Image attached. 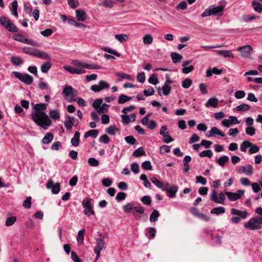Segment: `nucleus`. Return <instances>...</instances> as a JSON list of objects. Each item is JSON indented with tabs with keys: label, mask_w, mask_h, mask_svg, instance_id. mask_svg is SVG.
Masks as SVG:
<instances>
[{
	"label": "nucleus",
	"mask_w": 262,
	"mask_h": 262,
	"mask_svg": "<svg viewBox=\"0 0 262 262\" xmlns=\"http://www.w3.org/2000/svg\"><path fill=\"white\" fill-rule=\"evenodd\" d=\"M250 148L249 149V152L250 154H253L257 152L259 150V147L256 144H254L251 142L250 144Z\"/></svg>",
	"instance_id": "a18cd8bd"
},
{
	"label": "nucleus",
	"mask_w": 262,
	"mask_h": 262,
	"mask_svg": "<svg viewBox=\"0 0 262 262\" xmlns=\"http://www.w3.org/2000/svg\"><path fill=\"white\" fill-rule=\"evenodd\" d=\"M208 133L210 134L208 137L215 136V135L220 136L222 137L225 136V134L221 132L216 127H212Z\"/></svg>",
	"instance_id": "aec40b11"
},
{
	"label": "nucleus",
	"mask_w": 262,
	"mask_h": 262,
	"mask_svg": "<svg viewBox=\"0 0 262 262\" xmlns=\"http://www.w3.org/2000/svg\"><path fill=\"white\" fill-rule=\"evenodd\" d=\"M134 207H133V204L132 203H128L123 206V209L125 213H128L132 210H133Z\"/></svg>",
	"instance_id": "5fc2aeb1"
},
{
	"label": "nucleus",
	"mask_w": 262,
	"mask_h": 262,
	"mask_svg": "<svg viewBox=\"0 0 262 262\" xmlns=\"http://www.w3.org/2000/svg\"><path fill=\"white\" fill-rule=\"evenodd\" d=\"M156 229L153 227L147 228L145 230V235L148 238H154L156 236Z\"/></svg>",
	"instance_id": "dca6fc26"
},
{
	"label": "nucleus",
	"mask_w": 262,
	"mask_h": 262,
	"mask_svg": "<svg viewBox=\"0 0 262 262\" xmlns=\"http://www.w3.org/2000/svg\"><path fill=\"white\" fill-rule=\"evenodd\" d=\"M141 166L143 169L146 170H149L152 169V166L149 161H145L143 162Z\"/></svg>",
	"instance_id": "6e6d98bb"
},
{
	"label": "nucleus",
	"mask_w": 262,
	"mask_h": 262,
	"mask_svg": "<svg viewBox=\"0 0 262 262\" xmlns=\"http://www.w3.org/2000/svg\"><path fill=\"white\" fill-rule=\"evenodd\" d=\"M62 93L68 98V101L70 102L76 101V97L77 96V92L71 86L66 85L62 91Z\"/></svg>",
	"instance_id": "0eeeda50"
},
{
	"label": "nucleus",
	"mask_w": 262,
	"mask_h": 262,
	"mask_svg": "<svg viewBox=\"0 0 262 262\" xmlns=\"http://www.w3.org/2000/svg\"><path fill=\"white\" fill-rule=\"evenodd\" d=\"M245 95L246 93L243 90L237 91L234 94L235 97L238 99L243 98Z\"/></svg>",
	"instance_id": "0e129e2a"
},
{
	"label": "nucleus",
	"mask_w": 262,
	"mask_h": 262,
	"mask_svg": "<svg viewBox=\"0 0 262 262\" xmlns=\"http://www.w3.org/2000/svg\"><path fill=\"white\" fill-rule=\"evenodd\" d=\"M99 141L101 143L104 144H107L109 143L110 140V138L105 134L101 136L99 139Z\"/></svg>",
	"instance_id": "774afa93"
},
{
	"label": "nucleus",
	"mask_w": 262,
	"mask_h": 262,
	"mask_svg": "<svg viewBox=\"0 0 262 262\" xmlns=\"http://www.w3.org/2000/svg\"><path fill=\"white\" fill-rule=\"evenodd\" d=\"M115 38L122 43L128 39V36L125 34H116Z\"/></svg>",
	"instance_id": "79ce46f5"
},
{
	"label": "nucleus",
	"mask_w": 262,
	"mask_h": 262,
	"mask_svg": "<svg viewBox=\"0 0 262 262\" xmlns=\"http://www.w3.org/2000/svg\"><path fill=\"white\" fill-rule=\"evenodd\" d=\"M251 142L249 141H244L241 144V150L245 152L248 147L250 146Z\"/></svg>",
	"instance_id": "4d7b16f0"
},
{
	"label": "nucleus",
	"mask_w": 262,
	"mask_h": 262,
	"mask_svg": "<svg viewBox=\"0 0 262 262\" xmlns=\"http://www.w3.org/2000/svg\"><path fill=\"white\" fill-rule=\"evenodd\" d=\"M34 56L43 59H50L51 58V57L46 52L38 49L36 50Z\"/></svg>",
	"instance_id": "a211bd4d"
},
{
	"label": "nucleus",
	"mask_w": 262,
	"mask_h": 262,
	"mask_svg": "<svg viewBox=\"0 0 262 262\" xmlns=\"http://www.w3.org/2000/svg\"><path fill=\"white\" fill-rule=\"evenodd\" d=\"M49 114L50 117L53 119H58L60 117L59 112L55 110L51 111Z\"/></svg>",
	"instance_id": "69168bd1"
},
{
	"label": "nucleus",
	"mask_w": 262,
	"mask_h": 262,
	"mask_svg": "<svg viewBox=\"0 0 262 262\" xmlns=\"http://www.w3.org/2000/svg\"><path fill=\"white\" fill-rule=\"evenodd\" d=\"M250 107L249 105L242 103L235 107V110L237 111H247L250 109Z\"/></svg>",
	"instance_id": "49530a36"
},
{
	"label": "nucleus",
	"mask_w": 262,
	"mask_h": 262,
	"mask_svg": "<svg viewBox=\"0 0 262 262\" xmlns=\"http://www.w3.org/2000/svg\"><path fill=\"white\" fill-rule=\"evenodd\" d=\"M103 100L102 99H97L95 100L92 106L95 109L97 113H98V111H99V108L100 107L101 105L102 104Z\"/></svg>",
	"instance_id": "c03bdc74"
},
{
	"label": "nucleus",
	"mask_w": 262,
	"mask_h": 262,
	"mask_svg": "<svg viewBox=\"0 0 262 262\" xmlns=\"http://www.w3.org/2000/svg\"><path fill=\"white\" fill-rule=\"evenodd\" d=\"M256 18H259V17L254 15H245L243 16V20L244 22L247 23L252 21Z\"/></svg>",
	"instance_id": "de8ad7c7"
},
{
	"label": "nucleus",
	"mask_w": 262,
	"mask_h": 262,
	"mask_svg": "<svg viewBox=\"0 0 262 262\" xmlns=\"http://www.w3.org/2000/svg\"><path fill=\"white\" fill-rule=\"evenodd\" d=\"M143 41L145 45L151 44L153 41V37L150 34H146L143 37Z\"/></svg>",
	"instance_id": "37998d69"
},
{
	"label": "nucleus",
	"mask_w": 262,
	"mask_h": 262,
	"mask_svg": "<svg viewBox=\"0 0 262 262\" xmlns=\"http://www.w3.org/2000/svg\"><path fill=\"white\" fill-rule=\"evenodd\" d=\"M170 151V146L163 145L160 147V152L161 154H164L165 153H168Z\"/></svg>",
	"instance_id": "864d4df0"
},
{
	"label": "nucleus",
	"mask_w": 262,
	"mask_h": 262,
	"mask_svg": "<svg viewBox=\"0 0 262 262\" xmlns=\"http://www.w3.org/2000/svg\"><path fill=\"white\" fill-rule=\"evenodd\" d=\"M199 155L201 157H207L209 158H211L213 156V152L211 150L209 149L202 151L200 153Z\"/></svg>",
	"instance_id": "09e8293b"
},
{
	"label": "nucleus",
	"mask_w": 262,
	"mask_h": 262,
	"mask_svg": "<svg viewBox=\"0 0 262 262\" xmlns=\"http://www.w3.org/2000/svg\"><path fill=\"white\" fill-rule=\"evenodd\" d=\"M102 50L110 54H111L112 55H115L117 57L120 56V54L117 51L113 50L109 47H105L102 48Z\"/></svg>",
	"instance_id": "a19ab883"
},
{
	"label": "nucleus",
	"mask_w": 262,
	"mask_h": 262,
	"mask_svg": "<svg viewBox=\"0 0 262 262\" xmlns=\"http://www.w3.org/2000/svg\"><path fill=\"white\" fill-rule=\"evenodd\" d=\"M12 39L14 40L27 45H30L37 47H40V44L39 43L37 42L33 39H29L25 37L23 35H22L20 33H17L16 34L13 35Z\"/></svg>",
	"instance_id": "423d86ee"
},
{
	"label": "nucleus",
	"mask_w": 262,
	"mask_h": 262,
	"mask_svg": "<svg viewBox=\"0 0 262 262\" xmlns=\"http://www.w3.org/2000/svg\"><path fill=\"white\" fill-rule=\"evenodd\" d=\"M245 191L242 189L238 190L236 193L226 191L225 194L227 196L228 199L230 201H235L241 198L242 195L244 194Z\"/></svg>",
	"instance_id": "9b49d317"
},
{
	"label": "nucleus",
	"mask_w": 262,
	"mask_h": 262,
	"mask_svg": "<svg viewBox=\"0 0 262 262\" xmlns=\"http://www.w3.org/2000/svg\"><path fill=\"white\" fill-rule=\"evenodd\" d=\"M218 102L217 98L212 97L207 101L205 105L207 107L211 106L215 107L218 104Z\"/></svg>",
	"instance_id": "cd10ccee"
},
{
	"label": "nucleus",
	"mask_w": 262,
	"mask_h": 262,
	"mask_svg": "<svg viewBox=\"0 0 262 262\" xmlns=\"http://www.w3.org/2000/svg\"><path fill=\"white\" fill-rule=\"evenodd\" d=\"M80 134L78 131L75 132L73 137L71 140L72 145L74 147H77L80 143Z\"/></svg>",
	"instance_id": "2eb2a0df"
},
{
	"label": "nucleus",
	"mask_w": 262,
	"mask_h": 262,
	"mask_svg": "<svg viewBox=\"0 0 262 262\" xmlns=\"http://www.w3.org/2000/svg\"><path fill=\"white\" fill-rule=\"evenodd\" d=\"M118 130V128L116 127L115 125H111L105 129L106 133L110 135H115Z\"/></svg>",
	"instance_id": "58836bf2"
},
{
	"label": "nucleus",
	"mask_w": 262,
	"mask_h": 262,
	"mask_svg": "<svg viewBox=\"0 0 262 262\" xmlns=\"http://www.w3.org/2000/svg\"><path fill=\"white\" fill-rule=\"evenodd\" d=\"M192 81L190 79L186 78L182 82V86L185 89L189 88L192 84Z\"/></svg>",
	"instance_id": "603ef678"
},
{
	"label": "nucleus",
	"mask_w": 262,
	"mask_h": 262,
	"mask_svg": "<svg viewBox=\"0 0 262 262\" xmlns=\"http://www.w3.org/2000/svg\"><path fill=\"white\" fill-rule=\"evenodd\" d=\"M237 50L241 51L243 54V56H247V54L249 53L252 51V47L249 45L244 46L238 48Z\"/></svg>",
	"instance_id": "4be33fe9"
},
{
	"label": "nucleus",
	"mask_w": 262,
	"mask_h": 262,
	"mask_svg": "<svg viewBox=\"0 0 262 262\" xmlns=\"http://www.w3.org/2000/svg\"><path fill=\"white\" fill-rule=\"evenodd\" d=\"M150 181H151L152 183H153L157 187L160 188L161 189H162V190H163V189L164 188V185H163V183L162 181L159 180L158 179H157L155 177H152L151 179H150Z\"/></svg>",
	"instance_id": "4c0bfd02"
},
{
	"label": "nucleus",
	"mask_w": 262,
	"mask_h": 262,
	"mask_svg": "<svg viewBox=\"0 0 262 262\" xmlns=\"http://www.w3.org/2000/svg\"><path fill=\"white\" fill-rule=\"evenodd\" d=\"M31 196H28L23 202V207L27 209L30 208L31 206Z\"/></svg>",
	"instance_id": "3c124183"
},
{
	"label": "nucleus",
	"mask_w": 262,
	"mask_h": 262,
	"mask_svg": "<svg viewBox=\"0 0 262 262\" xmlns=\"http://www.w3.org/2000/svg\"><path fill=\"white\" fill-rule=\"evenodd\" d=\"M226 195L223 192L219 193L218 196H217V191L213 189L212 190L211 193L210 195V200L214 203L224 205L225 204V200L226 199Z\"/></svg>",
	"instance_id": "6e6552de"
},
{
	"label": "nucleus",
	"mask_w": 262,
	"mask_h": 262,
	"mask_svg": "<svg viewBox=\"0 0 262 262\" xmlns=\"http://www.w3.org/2000/svg\"><path fill=\"white\" fill-rule=\"evenodd\" d=\"M51 63L50 61L44 62L40 67L41 71L43 73H47L49 69L51 68Z\"/></svg>",
	"instance_id": "72a5a7b5"
},
{
	"label": "nucleus",
	"mask_w": 262,
	"mask_h": 262,
	"mask_svg": "<svg viewBox=\"0 0 262 262\" xmlns=\"http://www.w3.org/2000/svg\"><path fill=\"white\" fill-rule=\"evenodd\" d=\"M76 15L77 19L79 21H83L86 18L85 12L80 9H78L76 11Z\"/></svg>",
	"instance_id": "6ab92c4d"
},
{
	"label": "nucleus",
	"mask_w": 262,
	"mask_h": 262,
	"mask_svg": "<svg viewBox=\"0 0 262 262\" xmlns=\"http://www.w3.org/2000/svg\"><path fill=\"white\" fill-rule=\"evenodd\" d=\"M260 224H262V217L256 216L251 218L248 222L246 223L244 227L250 230L259 229L261 228Z\"/></svg>",
	"instance_id": "39448f33"
},
{
	"label": "nucleus",
	"mask_w": 262,
	"mask_h": 262,
	"mask_svg": "<svg viewBox=\"0 0 262 262\" xmlns=\"http://www.w3.org/2000/svg\"><path fill=\"white\" fill-rule=\"evenodd\" d=\"M170 56L172 62L174 63L179 62L183 58V56L181 55L176 52H172L170 54Z\"/></svg>",
	"instance_id": "393cba45"
},
{
	"label": "nucleus",
	"mask_w": 262,
	"mask_h": 262,
	"mask_svg": "<svg viewBox=\"0 0 262 262\" xmlns=\"http://www.w3.org/2000/svg\"><path fill=\"white\" fill-rule=\"evenodd\" d=\"M109 105L105 103H102L100 107L99 108V111H98V113L99 114L107 112L108 110Z\"/></svg>",
	"instance_id": "680f3d73"
},
{
	"label": "nucleus",
	"mask_w": 262,
	"mask_h": 262,
	"mask_svg": "<svg viewBox=\"0 0 262 262\" xmlns=\"http://www.w3.org/2000/svg\"><path fill=\"white\" fill-rule=\"evenodd\" d=\"M68 5L73 9L77 8L79 6V2L77 0H67Z\"/></svg>",
	"instance_id": "338daca9"
},
{
	"label": "nucleus",
	"mask_w": 262,
	"mask_h": 262,
	"mask_svg": "<svg viewBox=\"0 0 262 262\" xmlns=\"http://www.w3.org/2000/svg\"><path fill=\"white\" fill-rule=\"evenodd\" d=\"M24 10L26 13L31 15L32 12V7L29 3H25L24 5Z\"/></svg>",
	"instance_id": "bf43d9fd"
},
{
	"label": "nucleus",
	"mask_w": 262,
	"mask_h": 262,
	"mask_svg": "<svg viewBox=\"0 0 262 262\" xmlns=\"http://www.w3.org/2000/svg\"><path fill=\"white\" fill-rule=\"evenodd\" d=\"M166 186L168 187H164L162 191H166L167 195L169 198H173L176 197V193L178 190V187L174 185L170 186L169 183H167Z\"/></svg>",
	"instance_id": "f8f14e48"
},
{
	"label": "nucleus",
	"mask_w": 262,
	"mask_h": 262,
	"mask_svg": "<svg viewBox=\"0 0 262 262\" xmlns=\"http://www.w3.org/2000/svg\"><path fill=\"white\" fill-rule=\"evenodd\" d=\"M47 104L45 103H37L35 105L34 108L36 110L32 114V119L37 125L47 129L51 124V121L45 112L42 111L46 108Z\"/></svg>",
	"instance_id": "f257e3e1"
},
{
	"label": "nucleus",
	"mask_w": 262,
	"mask_h": 262,
	"mask_svg": "<svg viewBox=\"0 0 262 262\" xmlns=\"http://www.w3.org/2000/svg\"><path fill=\"white\" fill-rule=\"evenodd\" d=\"M133 215L137 220H141L144 217L145 220L147 218V215L145 212L144 208L141 205L134 207Z\"/></svg>",
	"instance_id": "1a4fd4ad"
},
{
	"label": "nucleus",
	"mask_w": 262,
	"mask_h": 262,
	"mask_svg": "<svg viewBox=\"0 0 262 262\" xmlns=\"http://www.w3.org/2000/svg\"><path fill=\"white\" fill-rule=\"evenodd\" d=\"M229 157L227 156H223L215 160L216 162L221 166L224 167L226 163L229 161Z\"/></svg>",
	"instance_id": "5701e85b"
},
{
	"label": "nucleus",
	"mask_w": 262,
	"mask_h": 262,
	"mask_svg": "<svg viewBox=\"0 0 262 262\" xmlns=\"http://www.w3.org/2000/svg\"><path fill=\"white\" fill-rule=\"evenodd\" d=\"M142 202L146 205H149L151 203V198L148 195H144L141 199Z\"/></svg>",
	"instance_id": "13d9d810"
},
{
	"label": "nucleus",
	"mask_w": 262,
	"mask_h": 262,
	"mask_svg": "<svg viewBox=\"0 0 262 262\" xmlns=\"http://www.w3.org/2000/svg\"><path fill=\"white\" fill-rule=\"evenodd\" d=\"M33 81V78L28 74H24L23 82L27 85H31Z\"/></svg>",
	"instance_id": "c85d7f7f"
},
{
	"label": "nucleus",
	"mask_w": 262,
	"mask_h": 262,
	"mask_svg": "<svg viewBox=\"0 0 262 262\" xmlns=\"http://www.w3.org/2000/svg\"><path fill=\"white\" fill-rule=\"evenodd\" d=\"M34 56L43 59H50L51 58V57L46 52L38 49L36 50Z\"/></svg>",
	"instance_id": "f3484780"
},
{
	"label": "nucleus",
	"mask_w": 262,
	"mask_h": 262,
	"mask_svg": "<svg viewBox=\"0 0 262 262\" xmlns=\"http://www.w3.org/2000/svg\"><path fill=\"white\" fill-rule=\"evenodd\" d=\"M10 61L13 64L17 66L23 63V61L19 56H12Z\"/></svg>",
	"instance_id": "c756f323"
},
{
	"label": "nucleus",
	"mask_w": 262,
	"mask_h": 262,
	"mask_svg": "<svg viewBox=\"0 0 262 262\" xmlns=\"http://www.w3.org/2000/svg\"><path fill=\"white\" fill-rule=\"evenodd\" d=\"M85 229H81L78 231V236L77 237V241L78 244H82L84 241V233L85 232Z\"/></svg>",
	"instance_id": "c9c22d12"
},
{
	"label": "nucleus",
	"mask_w": 262,
	"mask_h": 262,
	"mask_svg": "<svg viewBox=\"0 0 262 262\" xmlns=\"http://www.w3.org/2000/svg\"><path fill=\"white\" fill-rule=\"evenodd\" d=\"M144 155H145V151L143 147H139L133 154V156L135 157H139Z\"/></svg>",
	"instance_id": "ea45409f"
},
{
	"label": "nucleus",
	"mask_w": 262,
	"mask_h": 262,
	"mask_svg": "<svg viewBox=\"0 0 262 262\" xmlns=\"http://www.w3.org/2000/svg\"><path fill=\"white\" fill-rule=\"evenodd\" d=\"M160 216L159 212L156 210L154 209V211L151 213L149 217V221L150 222H154L158 220V217Z\"/></svg>",
	"instance_id": "473e14b6"
},
{
	"label": "nucleus",
	"mask_w": 262,
	"mask_h": 262,
	"mask_svg": "<svg viewBox=\"0 0 262 262\" xmlns=\"http://www.w3.org/2000/svg\"><path fill=\"white\" fill-rule=\"evenodd\" d=\"M99 237L95 238L96 245L94 247V252L96 255L95 261L97 260L100 256L101 251L105 248V236L101 232H98Z\"/></svg>",
	"instance_id": "7ed1b4c3"
},
{
	"label": "nucleus",
	"mask_w": 262,
	"mask_h": 262,
	"mask_svg": "<svg viewBox=\"0 0 262 262\" xmlns=\"http://www.w3.org/2000/svg\"><path fill=\"white\" fill-rule=\"evenodd\" d=\"M116 76L119 77L121 79H126L129 81L134 80V77L130 75L125 73H116Z\"/></svg>",
	"instance_id": "f704fd0d"
},
{
	"label": "nucleus",
	"mask_w": 262,
	"mask_h": 262,
	"mask_svg": "<svg viewBox=\"0 0 262 262\" xmlns=\"http://www.w3.org/2000/svg\"><path fill=\"white\" fill-rule=\"evenodd\" d=\"M16 221V218L15 216H11L8 217L5 223V225L7 226H10L14 224Z\"/></svg>",
	"instance_id": "e2e57ef3"
},
{
	"label": "nucleus",
	"mask_w": 262,
	"mask_h": 262,
	"mask_svg": "<svg viewBox=\"0 0 262 262\" xmlns=\"http://www.w3.org/2000/svg\"><path fill=\"white\" fill-rule=\"evenodd\" d=\"M64 69L70 73L74 74H81L86 72V71L83 69L73 67L70 66H64Z\"/></svg>",
	"instance_id": "4468645a"
},
{
	"label": "nucleus",
	"mask_w": 262,
	"mask_h": 262,
	"mask_svg": "<svg viewBox=\"0 0 262 262\" xmlns=\"http://www.w3.org/2000/svg\"><path fill=\"white\" fill-rule=\"evenodd\" d=\"M225 6L223 5L215 6L212 5L207 8L201 14V16L205 17L211 15L221 16L223 15Z\"/></svg>",
	"instance_id": "f03ea898"
},
{
	"label": "nucleus",
	"mask_w": 262,
	"mask_h": 262,
	"mask_svg": "<svg viewBox=\"0 0 262 262\" xmlns=\"http://www.w3.org/2000/svg\"><path fill=\"white\" fill-rule=\"evenodd\" d=\"M82 206L84 209L83 212L85 215L90 216L95 214L93 209V200L90 198H85L82 202Z\"/></svg>",
	"instance_id": "20e7f679"
},
{
	"label": "nucleus",
	"mask_w": 262,
	"mask_h": 262,
	"mask_svg": "<svg viewBox=\"0 0 262 262\" xmlns=\"http://www.w3.org/2000/svg\"><path fill=\"white\" fill-rule=\"evenodd\" d=\"M132 99V97L124 94H121L118 98V103L119 104H123Z\"/></svg>",
	"instance_id": "7c9ffc66"
},
{
	"label": "nucleus",
	"mask_w": 262,
	"mask_h": 262,
	"mask_svg": "<svg viewBox=\"0 0 262 262\" xmlns=\"http://www.w3.org/2000/svg\"><path fill=\"white\" fill-rule=\"evenodd\" d=\"M110 85L108 83L104 80H100L98 84H94L91 86V90L95 93H98L101 91L110 88Z\"/></svg>",
	"instance_id": "9d476101"
},
{
	"label": "nucleus",
	"mask_w": 262,
	"mask_h": 262,
	"mask_svg": "<svg viewBox=\"0 0 262 262\" xmlns=\"http://www.w3.org/2000/svg\"><path fill=\"white\" fill-rule=\"evenodd\" d=\"M22 50L24 53L34 56L37 49L30 47H25Z\"/></svg>",
	"instance_id": "2f4dec72"
},
{
	"label": "nucleus",
	"mask_w": 262,
	"mask_h": 262,
	"mask_svg": "<svg viewBox=\"0 0 262 262\" xmlns=\"http://www.w3.org/2000/svg\"><path fill=\"white\" fill-rule=\"evenodd\" d=\"M46 187L48 189H51L52 192L54 194H57L60 191V186L59 183H54L52 180H49L46 184Z\"/></svg>",
	"instance_id": "ddd939ff"
},
{
	"label": "nucleus",
	"mask_w": 262,
	"mask_h": 262,
	"mask_svg": "<svg viewBox=\"0 0 262 262\" xmlns=\"http://www.w3.org/2000/svg\"><path fill=\"white\" fill-rule=\"evenodd\" d=\"M252 6L254 11L261 13L262 12V4L257 1H253L252 2Z\"/></svg>",
	"instance_id": "a878e982"
},
{
	"label": "nucleus",
	"mask_w": 262,
	"mask_h": 262,
	"mask_svg": "<svg viewBox=\"0 0 262 262\" xmlns=\"http://www.w3.org/2000/svg\"><path fill=\"white\" fill-rule=\"evenodd\" d=\"M245 132L247 135L252 136L255 135L256 129L253 126H247L245 129Z\"/></svg>",
	"instance_id": "8fccbe9b"
},
{
	"label": "nucleus",
	"mask_w": 262,
	"mask_h": 262,
	"mask_svg": "<svg viewBox=\"0 0 262 262\" xmlns=\"http://www.w3.org/2000/svg\"><path fill=\"white\" fill-rule=\"evenodd\" d=\"M6 28L10 32H17L18 29L14 24L10 20L9 23L6 25Z\"/></svg>",
	"instance_id": "e433bc0d"
},
{
	"label": "nucleus",
	"mask_w": 262,
	"mask_h": 262,
	"mask_svg": "<svg viewBox=\"0 0 262 262\" xmlns=\"http://www.w3.org/2000/svg\"><path fill=\"white\" fill-rule=\"evenodd\" d=\"M125 141L130 145H134L136 142V139L132 136H128L124 138Z\"/></svg>",
	"instance_id": "052dcab7"
},
{
	"label": "nucleus",
	"mask_w": 262,
	"mask_h": 262,
	"mask_svg": "<svg viewBox=\"0 0 262 262\" xmlns=\"http://www.w3.org/2000/svg\"><path fill=\"white\" fill-rule=\"evenodd\" d=\"M217 54L225 58H233L234 57L233 54L230 50H219Z\"/></svg>",
	"instance_id": "412c9836"
},
{
	"label": "nucleus",
	"mask_w": 262,
	"mask_h": 262,
	"mask_svg": "<svg viewBox=\"0 0 262 262\" xmlns=\"http://www.w3.org/2000/svg\"><path fill=\"white\" fill-rule=\"evenodd\" d=\"M225 212V208L223 207H217L213 208L210 213L212 214L219 215Z\"/></svg>",
	"instance_id": "bb28decb"
},
{
	"label": "nucleus",
	"mask_w": 262,
	"mask_h": 262,
	"mask_svg": "<svg viewBox=\"0 0 262 262\" xmlns=\"http://www.w3.org/2000/svg\"><path fill=\"white\" fill-rule=\"evenodd\" d=\"M53 134L51 133H48L45 135L42 139V143L43 144H48L53 140Z\"/></svg>",
	"instance_id": "b1692460"
}]
</instances>
